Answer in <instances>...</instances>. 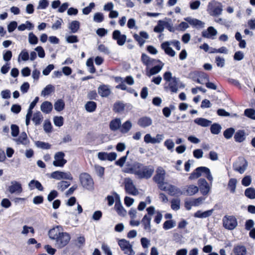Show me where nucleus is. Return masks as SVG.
<instances>
[{"label":"nucleus","instance_id":"6","mask_svg":"<svg viewBox=\"0 0 255 255\" xmlns=\"http://www.w3.org/2000/svg\"><path fill=\"white\" fill-rule=\"evenodd\" d=\"M142 163L138 162L131 163L128 161L123 169V171L126 173L133 174L136 176L138 170L140 169Z\"/></svg>","mask_w":255,"mask_h":255},{"label":"nucleus","instance_id":"15","mask_svg":"<svg viewBox=\"0 0 255 255\" xmlns=\"http://www.w3.org/2000/svg\"><path fill=\"white\" fill-rule=\"evenodd\" d=\"M113 38L117 40V44L120 46L124 45L127 40V36L125 34H121L119 30H115L113 32Z\"/></svg>","mask_w":255,"mask_h":255},{"label":"nucleus","instance_id":"2","mask_svg":"<svg viewBox=\"0 0 255 255\" xmlns=\"http://www.w3.org/2000/svg\"><path fill=\"white\" fill-rule=\"evenodd\" d=\"M166 172L161 166H159L156 170L155 174L153 177V180L157 184L160 189H165L164 185L167 184L164 182L165 179Z\"/></svg>","mask_w":255,"mask_h":255},{"label":"nucleus","instance_id":"8","mask_svg":"<svg viewBox=\"0 0 255 255\" xmlns=\"http://www.w3.org/2000/svg\"><path fill=\"white\" fill-rule=\"evenodd\" d=\"M248 165L247 160L242 157L238 158V160L233 164L234 170L243 174L246 171Z\"/></svg>","mask_w":255,"mask_h":255},{"label":"nucleus","instance_id":"57","mask_svg":"<svg viewBox=\"0 0 255 255\" xmlns=\"http://www.w3.org/2000/svg\"><path fill=\"white\" fill-rule=\"evenodd\" d=\"M63 118L61 116L54 118L53 122L56 126L60 127L63 125Z\"/></svg>","mask_w":255,"mask_h":255},{"label":"nucleus","instance_id":"54","mask_svg":"<svg viewBox=\"0 0 255 255\" xmlns=\"http://www.w3.org/2000/svg\"><path fill=\"white\" fill-rule=\"evenodd\" d=\"M235 129L233 128H227L224 131L223 134L224 137L226 139L231 138L235 132Z\"/></svg>","mask_w":255,"mask_h":255},{"label":"nucleus","instance_id":"27","mask_svg":"<svg viewBox=\"0 0 255 255\" xmlns=\"http://www.w3.org/2000/svg\"><path fill=\"white\" fill-rule=\"evenodd\" d=\"M151 217L147 215H145L141 220V223L143 225L144 229L148 232L151 231Z\"/></svg>","mask_w":255,"mask_h":255},{"label":"nucleus","instance_id":"50","mask_svg":"<svg viewBox=\"0 0 255 255\" xmlns=\"http://www.w3.org/2000/svg\"><path fill=\"white\" fill-rule=\"evenodd\" d=\"M237 183V180L236 179L232 178L229 180L228 183V187L230 188L232 193H234L235 192Z\"/></svg>","mask_w":255,"mask_h":255},{"label":"nucleus","instance_id":"51","mask_svg":"<svg viewBox=\"0 0 255 255\" xmlns=\"http://www.w3.org/2000/svg\"><path fill=\"white\" fill-rule=\"evenodd\" d=\"M36 146L40 148L43 149H50L51 147V145L49 144L48 143L41 141H37L35 142Z\"/></svg>","mask_w":255,"mask_h":255},{"label":"nucleus","instance_id":"29","mask_svg":"<svg viewBox=\"0 0 255 255\" xmlns=\"http://www.w3.org/2000/svg\"><path fill=\"white\" fill-rule=\"evenodd\" d=\"M121 120L119 118H116L111 121L110 123V128L112 131H116L121 128Z\"/></svg>","mask_w":255,"mask_h":255},{"label":"nucleus","instance_id":"52","mask_svg":"<svg viewBox=\"0 0 255 255\" xmlns=\"http://www.w3.org/2000/svg\"><path fill=\"white\" fill-rule=\"evenodd\" d=\"M221 129V127L218 124H214L211 126L210 130L211 132L214 134H219Z\"/></svg>","mask_w":255,"mask_h":255},{"label":"nucleus","instance_id":"20","mask_svg":"<svg viewBox=\"0 0 255 255\" xmlns=\"http://www.w3.org/2000/svg\"><path fill=\"white\" fill-rule=\"evenodd\" d=\"M184 20L193 27L202 28L204 27L205 23L202 21L191 17L184 18Z\"/></svg>","mask_w":255,"mask_h":255},{"label":"nucleus","instance_id":"33","mask_svg":"<svg viewBox=\"0 0 255 255\" xmlns=\"http://www.w3.org/2000/svg\"><path fill=\"white\" fill-rule=\"evenodd\" d=\"M17 144H22L23 145H27L29 141L27 139V134L25 132H22L18 138L15 139Z\"/></svg>","mask_w":255,"mask_h":255},{"label":"nucleus","instance_id":"1","mask_svg":"<svg viewBox=\"0 0 255 255\" xmlns=\"http://www.w3.org/2000/svg\"><path fill=\"white\" fill-rule=\"evenodd\" d=\"M50 240L55 242V246L59 249L66 246L69 242L71 237L69 234L63 232L61 226H57L50 229L48 232Z\"/></svg>","mask_w":255,"mask_h":255},{"label":"nucleus","instance_id":"26","mask_svg":"<svg viewBox=\"0 0 255 255\" xmlns=\"http://www.w3.org/2000/svg\"><path fill=\"white\" fill-rule=\"evenodd\" d=\"M53 109V106L51 102L45 101L42 103L40 106L41 111L45 114L50 113Z\"/></svg>","mask_w":255,"mask_h":255},{"label":"nucleus","instance_id":"60","mask_svg":"<svg viewBox=\"0 0 255 255\" xmlns=\"http://www.w3.org/2000/svg\"><path fill=\"white\" fill-rule=\"evenodd\" d=\"M201 193L203 195H207L210 192V187L208 184L207 185H205L204 186H202L199 187Z\"/></svg>","mask_w":255,"mask_h":255},{"label":"nucleus","instance_id":"40","mask_svg":"<svg viewBox=\"0 0 255 255\" xmlns=\"http://www.w3.org/2000/svg\"><path fill=\"white\" fill-rule=\"evenodd\" d=\"M80 27V22L77 20L72 21L69 25V28L71 30L72 33L77 32Z\"/></svg>","mask_w":255,"mask_h":255},{"label":"nucleus","instance_id":"23","mask_svg":"<svg viewBox=\"0 0 255 255\" xmlns=\"http://www.w3.org/2000/svg\"><path fill=\"white\" fill-rule=\"evenodd\" d=\"M170 43L169 42H164L161 44V47L162 49L165 51V53L171 57H174L175 55V51L169 46Z\"/></svg>","mask_w":255,"mask_h":255},{"label":"nucleus","instance_id":"16","mask_svg":"<svg viewBox=\"0 0 255 255\" xmlns=\"http://www.w3.org/2000/svg\"><path fill=\"white\" fill-rule=\"evenodd\" d=\"M199 191V188L194 185H190L185 187L182 191V194L186 196H192Z\"/></svg>","mask_w":255,"mask_h":255},{"label":"nucleus","instance_id":"58","mask_svg":"<svg viewBox=\"0 0 255 255\" xmlns=\"http://www.w3.org/2000/svg\"><path fill=\"white\" fill-rule=\"evenodd\" d=\"M252 182V178L250 175L245 176L242 180V184L244 186H249Z\"/></svg>","mask_w":255,"mask_h":255},{"label":"nucleus","instance_id":"53","mask_svg":"<svg viewBox=\"0 0 255 255\" xmlns=\"http://www.w3.org/2000/svg\"><path fill=\"white\" fill-rule=\"evenodd\" d=\"M38 39L37 37L33 33V32H30L28 34V42L30 44L35 45L37 44Z\"/></svg>","mask_w":255,"mask_h":255},{"label":"nucleus","instance_id":"24","mask_svg":"<svg viewBox=\"0 0 255 255\" xmlns=\"http://www.w3.org/2000/svg\"><path fill=\"white\" fill-rule=\"evenodd\" d=\"M98 93L103 97H107L111 94V90L107 85H102L99 87Z\"/></svg>","mask_w":255,"mask_h":255},{"label":"nucleus","instance_id":"7","mask_svg":"<svg viewBox=\"0 0 255 255\" xmlns=\"http://www.w3.org/2000/svg\"><path fill=\"white\" fill-rule=\"evenodd\" d=\"M223 226L227 229L232 230L238 225L236 218L234 216H225L223 219Z\"/></svg>","mask_w":255,"mask_h":255},{"label":"nucleus","instance_id":"31","mask_svg":"<svg viewBox=\"0 0 255 255\" xmlns=\"http://www.w3.org/2000/svg\"><path fill=\"white\" fill-rule=\"evenodd\" d=\"M28 187L30 190H33L34 188H36L39 191H43V187L41 184L37 180H32L28 183Z\"/></svg>","mask_w":255,"mask_h":255},{"label":"nucleus","instance_id":"46","mask_svg":"<svg viewBox=\"0 0 255 255\" xmlns=\"http://www.w3.org/2000/svg\"><path fill=\"white\" fill-rule=\"evenodd\" d=\"M180 200L178 198L173 199L171 201V208L174 211L180 209Z\"/></svg>","mask_w":255,"mask_h":255},{"label":"nucleus","instance_id":"44","mask_svg":"<svg viewBox=\"0 0 255 255\" xmlns=\"http://www.w3.org/2000/svg\"><path fill=\"white\" fill-rule=\"evenodd\" d=\"M54 90V87L51 85H47L41 92V96H46L50 95Z\"/></svg>","mask_w":255,"mask_h":255},{"label":"nucleus","instance_id":"48","mask_svg":"<svg viewBox=\"0 0 255 255\" xmlns=\"http://www.w3.org/2000/svg\"><path fill=\"white\" fill-rule=\"evenodd\" d=\"M70 185V183L67 181H62L57 183V188L58 190L63 192Z\"/></svg>","mask_w":255,"mask_h":255},{"label":"nucleus","instance_id":"47","mask_svg":"<svg viewBox=\"0 0 255 255\" xmlns=\"http://www.w3.org/2000/svg\"><path fill=\"white\" fill-rule=\"evenodd\" d=\"M20 58H21V60L24 61L28 60L29 58V55L26 49L22 50L19 54L18 57V61L19 62H20Z\"/></svg>","mask_w":255,"mask_h":255},{"label":"nucleus","instance_id":"18","mask_svg":"<svg viewBox=\"0 0 255 255\" xmlns=\"http://www.w3.org/2000/svg\"><path fill=\"white\" fill-rule=\"evenodd\" d=\"M152 124V120L151 118L147 116H143L140 118L137 121V125L143 128L150 126Z\"/></svg>","mask_w":255,"mask_h":255},{"label":"nucleus","instance_id":"22","mask_svg":"<svg viewBox=\"0 0 255 255\" xmlns=\"http://www.w3.org/2000/svg\"><path fill=\"white\" fill-rule=\"evenodd\" d=\"M164 187L165 188V189L160 190L164 191H168L169 194L171 196H174L177 194H180L182 195V191H181L179 188L174 185L170 184L168 186H166L164 185Z\"/></svg>","mask_w":255,"mask_h":255},{"label":"nucleus","instance_id":"43","mask_svg":"<svg viewBox=\"0 0 255 255\" xmlns=\"http://www.w3.org/2000/svg\"><path fill=\"white\" fill-rule=\"evenodd\" d=\"M85 109L87 112H93L95 111L96 107H97V104L94 102L90 101V102H88L85 104Z\"/></svg>","mask_w":255,"mask_h":255},{"label":"nucleus","instance_id":"19","mask_svg":"<svg viewBox=\"0 0 255 255\" xmlns=\"http://www.w3.org/2000/svg\"><path fill=\"white\" fill-rule=\"evenodd\" d=\"M205 200V198L200 197L196 199H193L189 201H186L185 203V207L187 210H190L191 209V208L188 207V205H190V206H198L202 204L203 201H204Z\"/></svg>","mask_w":255,"mask_h":255},{"label":"nucleus","instance_id":"32","mask_svg":"<svg viewBox=\"0 0 255 255\" xmlns=\"http://www.w3.org/2000/svg\"><path fill=\"white\" fill-rule=\"evenodd\" d=\"M194 123L203 127H207L210 125L212 122L204 118H199L194 120Z\"/></svg>","mask_w":255,"mask_h":255},{"label":"nucleus","instance_id":"36","mask_svg":"<svg viewBox=\"0 0 255 255\" xmlns=\"http://www.w3.org/2000/svg\"><path fill=\"white\" fill-rule=\"evenodd\" d=\"M125 107V105L123 102L118 101L114 104L113 110L116 113H121L124 110Z\"/></svg>","mask_w":255,"mask_h":255},{"label":"nucleus","instance_id":"3","mask_svg":"<svg viewBox=\"0 0 255 255\" xmlns=\"http://www.w3.org/2000/svg\"><path fill=\"white\" fill-rule=\"evenodd\" d=\"M223 10V5L219 1L212 0L208 3L207 11L213 16H217L221 15Z\"/></svg>","mask_w":255,"mask_h":255},{"label":"nucleus","instance_id":"9","mask_svg":"<svg viewBox=\"0 0 255 255\" xmlns=\"http://www.w3.org/2000/svg\"><path fill=\"white\" fill-rule=\"evenodd\" d=\"M118 244L121 250L125 254L128 255H134L135 253L132 250V245L130 244L129 242L125 239H121L119 240Z\"/></svg>","mask_w":255,"mask_h":255},{"label":"nucleus","instance_id":"4","mask_svg":"<svg viewBox=\"0 0 255 255\" xmlns=\"http://www.w3.org/2000/svg\"><path fill=\"white\" fill-rule=\"evenodd\" d=\"M154 171V168L151 165L144 166L142 164L140 169L138 170L136 176L139 179L150 178Z\"/></svg>","mask_w":255,"mask_h":255},{"label":"nucleus","instance_id":"59","mask_svg":"<svg viewBox=\"0 0 255 255\" xmlns=\"http://www.w3.org/2000/svg\"><path fill=\"white\" fill-rule=\"evenodd\" d=\"M215 62L216 63L217 66L220 67H223L225 64V59L219 56L215 58Z\"/></svg>","mask_w":255,"mask_h":255},{"label":"nucleus","instance_id":"34","mask_svg":"<svg viewBox=\"0 0 255 255\" xmlns=\"http://www.w3.org/2000/svg\"><path fill=\"white\" fill-rule=\"evenodd\" d=\"M234 138L236 141L241 142L246 139L245 132L244 130H239L237 131L234 135Z\"/></svg>","mask_w":255,"mask_h":255},{"label":"nucleus","instance_id":"56","mask_svg":"<svg viewBox=\"0 0 255 255\" xmlns=\"http://www.w3.org/2000/svg\"><path fill=\"white\" fill-rule=\"evenodd\" d=\"M93 20L94 21L100 23L102 22L104 20V15L101 12H97L95 13Z\"/></svg>","mask_w":255,"mask_h":255},{"label":"nucleus","instance_id":"10","mask_svg":"<svg viewBox=\"0 0 255 255\" xmlns=\"http://www.w3.org/2000/svg\"><path fill=\"white\" fill-rule=\"evenodd\" d=\"M179 78L173 77V80L168 82V84H166L164 86L165 91H169L171 93H176L179 89Z\"/></svg>","mask_w":255,"mask_h":255},{"label":"nucleus","instance_id":"42","mask_svg":"<svg viewBox=\"0 0 255 255\" xmlns=\"http://www.w3.org/2000/svg\"><path fill=\"white\" fill-rule=\"evenodd\" d=\"M165 24L164 21L162 20H159L156 26L154 28V31L157 33H160L163 31L164 29Z\"/></svg>","mask_w":255,"mask_h":255},{"label":"nucleus","instance_id":"13","mask_svg":"<svg viewBox=\"0 0 255 255\" xmlns=\"http://www.w3.org/2000/svg\"><path fill=\"white\" fill-rule=\"evenodd\" d=\"M50 177L57 180L67 179L72 180L73 179L70 172H64L59 171L53 172L50 175Z\"/></svg>","mask_w":255,"mask_h":255},{"label":"nucleus","instance_id":"64","mask_svg":"<svg viewBox=\"0 0 255 255\" xmlns=\"http://www.w3.org/2000/svg\"><path fill=\"white\" fill-rule=\"evenodd\" d=\"M11 135L13 137H16L19 133V127L16 125L11 126Z\"/></svg>","mask_w":255,"mask_h":255},{"label":"nucleus","instance_id":"28","mask_svg":"<svg viewBox=\"0 0 255 255\" xmlns=\"http://www.w3.org/2000/svg\"><path fill=\"white\" fill-rule=\"evenodd\" d=\"M233 252L235 255H246L247 254V249L244 246L238 245L235 246L233 249Z\"/></svg>","mask_w":255,"mask_h":255},{"label":"nucleus","instance_id":"12","mask_svg":"<svg viewBox=\"0 0 255 255\" xmlns=\"http://www.w3.org/2000/svg\"><path fill=\"white\" fill-rule=\"evenodd\" d=\"M125 187L126 192L132 195H135L138 193V190L133 184L132 180L129 178L125 179Z\"/></svg>","mask_w":255,"mask_h":255},{"label":"nucleus","instance_id":"17","mask_svg":"<svg viewBox=\"0 0 255 255\" xmlns=\"http://www.w3.org/2000/svg\"><path fill=\"white\" fill-rule=\"evenodd\" d=\"M133 37L136 40L140 47L142 46L145 42V40L149 38V35L148 33L144 31L139 32V35L135 33L133 35Z\"/></svg>","mask_w":255,"mask_h":255},{"label":"nucleus","instance_id":"62","mask_svg":"<svg viewBox=\"0 0 255 255\" xmlns=\"http://www.w3.org/2000/svg\"><path fill=\"white\" fill-rule=\"evenodd\" d=\"M49 5V1L47 0H40L39 1L37 8L38 9H45Z\"/></svg>","mask_w":255,"mask_h":255},{"label":"nucleus","instance_id":"25","mask_svg":"<svg viewBox=\"0 0 255 255\" xmlns=\"http://www.w3.org/2000/svg\"><path fill=\"white\" fill-rule=\"evenodd\" d=\"M204 169H205L204 166L197 167L190 174L189 179L190 180H193L199 178L201 175L202 173L204 172Z\"/></svg>","mask_w":255,"mask_h":255},{"label":"nucleus","instance_id":"39","mask_svg":"<svg viewBox=\"0 0 255 255\" xmlns=\"http://www.w3.org/2000/svg\"><path fill=\"white\" fill-rule=\"evenodd\" d=\"M42 119L43 116L41 113L38 111L34 114L32 120L35 125L37 126L41 124Z\"/></svg>","mask_w":255,"mask_h":255},{"label":"nucleus","instance_id":"14","mask_svg":"<svg viewBox=\"0 0 255 255\" xmlns=\"http://www.w3.org/2000/svg\"><path fill=\"white\" fill-rule=\"evenodd\" d=\"M7 190L11 194L16 195H19L22 192L21 184L16 181H11L10 185L8 186Z\"/></svg>","mask_w":255,"mask_h":255},{"label":"nucleus","instance_id":"63","mask_svg":"<svg viewBox=\"0 0 255 255\" xmlns=\"http://www.w3.org/2000/svg\"><path fill=\"white\" fill-rule=\"evenodd\" d=\"M95 169L97 175L100 177H103L104 174V168L98 165H95Z\"/></svg>","mask_w":255,"mask_h":255},{"label":"nucleus","instance_id":"49","mask_svg":"<svg viewBox=\"0 0 255 255\" xmlns=\"http://www.w3.org/2000/svg\"><path fill=\"white\" fill-rule=\"evenodd\" d=\"M175 226V222L172 220L166 221L163 225V228L165 230H167L171 228H173Z\"/></svg>","mask_w":255,"mask_h":255},{"label":"nucleus","instance_id":"30","mask_svg":"<svg viewBox=\"0 0 255 255\" xmlns=\"http://www.w3.org/2000/svg\"><path fill=\"white\" fill-rule=\"evenodd\" d=\"M214 211V209H211L205 212L198 211L194 214V217L199 218H205L212 215Z\"/></svg>","mask_w":255,"mask_h":255},{"label":"nucleus","instance_id":"21","mask_svg":"<svg viewBox=\"0 0 255 255\" xmlns=\"http://www.w3.org/2000/svg\"><path fill=\"white\" fill-rule=\"evenodd\" d=\"M217 34V30L213 26H209L207 30L202 32V36L205 38L214 39L213 36Z\"/></svg>","mask_w":255,"mask_h":255},{"label":"nucleus","instance_id":"11","mask_svg":"<svg viewBox=\"0 0 255 255\" xmlns=\"http://www.w3.org/2000/svg\"><path fill=\"white\" fill-rule=\"evenodd\" d=\"M65 156V153L62 151L56 152L54 157L53 165L56 167H63L67 163V160L64 158Z\"/></svg>","mask_w":255,"mask_h":255},{"label":"nucleus","instance_id":"38","mask_svg":"<svg viewBox=\"0 0 255 255\" xmlns=\"http://www.w3.org/2000/svg\"><path fill=\"white\" fill-rule=\"evenodd\" d=\"M115 208L119 215L121 216H125L126 215V211L122 205L120 201L116 202Z\"/></svg>","mask_w":255,"mask_h":255},{"label":"nucleus","instance_id":"5","mask_svg":"<svg viewBox=\"0 0 255 255\" xmlns=\"http://www.w3.org/2000/svg\"><path fill=\"white\" fill-rule=\"evenodd\" d=\"M79 179L82 186L85 189L91 191L94 189V181L91 176L87 173H81Z\"/></svg>","mask_w":255,"mask_h":255},{"label":"nucleus","instance_id":"45","mask_svg":"<svg viewBox=\"0 0 255 255\" xmlns=\"http://www.w3.org/2000/svg\"><path fill=\"white\" fill-rule=\"evenodd\" d=\"M54 109L58 112L62 111L65 107V103L63 100L59 99L57 100L54 104Z\"/></svg>","mask_w":255,"mask_h":255},{"label":"nucleus","instance_id":"61","mask_svg":"<svg viewBox=\"0 0 255 255\" xmlns=\"http://www.w3.org/2000/svg\"><path fill=\"white\" fill-rule=\"evenodd\" d=\"M95 3L94 2H91L89 6L84 8L82 10V12L84 14L87 15L89 14L92 9L95 7Z\"/></svg>","mask_w":255,"mask_h":255},{"label":"nucleus","instance_id":"41","mask_svg":"<svg viewBox=\"0 0 255 255\" xmlns=\"http://www.w3.org/2000/svg\"><path fill=\"white\" fill-rule=\"evenodd\" d=\"M245 195L249 199H255V189L250 187L247 188L245 191Z\"/></svg>","mask_w":255,"mask_h":255},{"label":"nucleus","instance_id":"37","mask_svg":"<svg viewBox=\"0 0 255 255\" xmlns=\"http://www.w3.org/2000/svg\"><path fill=\"white\" fill-rule=\"evenodd\" d=\"M161 65H156L152 68H151L149 72H147V75L148 77L151 76V75H155L157 73H158L162 69L164 64L161 62Z\"/></svg>","mask_w":255,"mask_h":255},{"label":"nucleus","instance_id":"55","mask_svg":"<svg viewBox=\"0 0 255 255\" xmlns=\"http://www.w3.org/2000/svg\"><path fill=\"white\" fill-rule=\"evenodd\" d=\"M244 114L246 116L255 120V110L253 109H247L245 110Z\"/></svg>","mask_w":255,"mask_h":255},{"label":"nucleus","instance_id":"35","mask_svg":"<svg viewBox=\"0 0 255 255\" xmlns=\"http://www.w3.org/2000/svg\"><path fill=\"white\" fill-rule=\"evenodd\" d=\"M132 127V124L130 121H127L123 125L121 124L120 131L123 133H127Z\"/></svg>","mask_w":255,"mask_h":255}]
</instances>
